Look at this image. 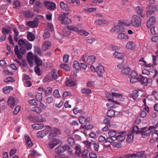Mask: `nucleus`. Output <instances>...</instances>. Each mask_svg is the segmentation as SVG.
Here are the masks:
<instances>
[{
    "instance_id": "nucleus-12",
    "label": "nucleus",
    "mask_w": 158,
    "mask_h": 158,
    "mask_svg": "<svg viewBox=\"0 0 158 158\" xmlns=\"http://www.w3.org/2000/svg\"><path fill=\"white\" fill-rule=\"evenodd\" d=\"M27 61L29 65L31 67L33 65V59H34V56L33 55L32 53L29 52L27 56Z\"/></svg>"
},
{
    "instance_id": "nucleus-57",
    "label": "nucleus",
    "mask_w": 158,
    "mask_h": 158,
    "mask_svg": "<svg viewBox=\"0 0 158 158\" xmlns=\"http://www.w3.org/2000/svg\"><path fill=\"white\" fill-rule=\"evenodd\" d=\"M15 79L12 77H9L5 79L4 81L5 82H13L15 81Z\"/></svg>"
},
{
    "instance_id": "nucleus-59",
    "label": "nucleus",
    "mask_w": 158,
    "mask_h": 158,
    "mask_svg": "<svg viewBox=\"0 0 158 158\" xmlns=\"http://www.w3.org/2000/svg\"><path fill=\"white\" fill-rule=\"evenodd\" d=\"M53 94L54 96L56 98H59L60 97L58 89L55 90L53 92Z\"/></svg>"
},
{
    "instance_id": "nucleus-5",
    "label": "nucleus",
    "mask_w": 158,
    "mask_h": 158,
    "mask_svg": "<svg viewBox=\"0 0 158 158\" xmlns=\"http://www.w3.org/2000/svg\"><path fill=\"white\" fill-rule=\"evenodd\" d=\"M107 100L110 102L106 104V106L108 108H116L120 104L118 102L113 100V98H108Z\"/></svg>"
},
{
    "instance_id": "nucleus-62",
    "label": "nucleus",
    "mask_w": 158,
    "mask_h": 158,
    "mask_svg": "<svg viewBox=\"0 0 158 158\" xmlns=\"http://www.w3.org/2000/svg\"><path fill=\"white\" fill-rule=\"evenodd\" d=\"M97 9L96 8H85L84 9V11H87L89 12H91L95 11Z\"/></svg>"
},
{
    "instance_id": "nucleus-27",
    "label": "nucleus",
    "mask_w": 158,
    "mask_h": 158,
    "mask_svg": "<svg viewBox=\"0 0 158 158\" xmlns=\"http://www.w3.org/2000/svg\"><path fill=\"white\" fill-rule=\"evenodd\" d=\"M76 154L78 156H80L81 153V146L79 144H77L75 147Z\"/></svg>"
},
{
    "instance_id": "nucleus-48",
    "label": "nucleus",
    "mask_w": 158,
    "mask_h": 158,
    "mask_svg": "<svg viewBox=\"0 0 158 158\" xmlns=\"http://www.w3.org/2000/svg\"><path fill=\"white\" fill-rule=\"evenodd\" d=\"M27 37L28 39L30 41H33L35 39L34 35L31 32H30L28 34Z\"/></svg>"
},
{
    "instance_id": "nucleus-26",
    "label": "nucleus",
    "mask_w": 158,
    "mask_h": 158,
    "mask_svg": "<svg viewBox=\"0 0 158 158\" xmlns=\"http://www.w3.org/2000/svg\"><path fill=\"white\" fill-rule=\"evenodd\" d=\"M33 128L35 130L42 129L44 127V125L42 123H35L32 125Z\"/></svg>"
},
{
    "instance_id": "nucleus-10",
    "label": "nucleus",
    "mask_w": 158,
    "mask_h": 158,
    "mask_svg": "<svg viewBox=\"0 0 158 158\" xmlns=\"http://www.w3.org/2000/svg\"><path fill=\"white\" fill-rule=\"evenodd\" d=\"M49 130L46 129H44L39 131L37 133V137L39 138H42L49 133Z\"/></svg>"
},
{
    "instance_id": "nucleus-2",
    "label": "nucleus",
    "mask_w": 158,
    "mask_h": 158,
    "mask_svg": "<svg viewBox=\"0 0 158 158\" xmlns=\"http://www.w3.org/2000/svg\"><path fill=\"white\" fill-rule=\"evenodd\" d=\"M58 19L61 21L62 24H67L71 23V20L67 17L65 14H60L58 17Z\"/></svg>"
},
{
    "instance_id": "nucleus-40",
    "label": "nucleus",
    "mask_w": 158,
    "mask_h": 158,
    "mask_svg": "<svg viewBox=\"0 0 158 158\" xmlns=\"http://www.w3.org/2000/svg\"><path fill=\"white\" fill-rule=\"evenodd\" d=\"M15 52L17 55L18 58L19 59H21L22 58V56L20 53V52L18 49V46H16L15 49Z\"/></svg>"
},
{
    "instance_id": "nucleus-8",
    "label": "nucleus",
    "mask_w": 158,
    "mask_h": 158,
    "mask_svg": "<svg viewBox=\"0 0 158 158\" xmlns=\"http://www.w3.org/2000/svg\"><path fill=\"white\" fill-rule=\"evenodd\" d=\"M130 81L132 83H134L139 81V77H138L137 73L134 71H132L131 74Z\"/></svg>"
},
{
    "instance_id": "nucleus-56",
    "label": "nucleus",
    "mask_w": 158,
    "mask_h": 158,
    "mask_svg": "<svg viewBox=\"0 0 158 158\" xmlns=\"http://www.w3.org/2000/svg\"><path fill=\"white\" fill-rule=\"evenodd\" d=\"M60 67L66 71H69L70 70L69 66L66 64H61L60 65Z\"/></svg>"
},
{
    "instance_id": "nucleus-43",
    "label": "nucleus",
    "mask_w": 158,
    "mask_h": 158,
    "mask_svg": "<svg viewBox=\"0 0 158 158\" xmlns=\"http://www.w3.org/2000/svg\"><path fill=\"white\" fill-rule=\"evenodd\" d=\"M31 110L37 114L40 113L42 111L41 109L39 107L35 106L31 108Z\"/></svg>"
},
{
    "instance_id": "nucleus-63",
    "label": "nucleus",
    "mask_w": 158,
    "mask_h": 158,
    "mask_svg": "<svg viewBox=\"0 0 158 158\" xmlns=\"http://www.w3.org/2000/svg\"><path fill=\"white\" fill-rule=\"evenodd\" d=\"M26 43L24 47L28 50H30L32 48V44L27 41L26 42Z\"/></svg>"
},
{
    "instance_id": "nucleus-4",
    "label": "nucleus",
    "mask_w": 158,
    "mask_h": 158,
    "mask_svg": "<svg viewBox=\"0 0 158 158\" xmlns=\"http://www.w3.org/2000/svg\"><path fill=\"white\" fill-rule=\"evenodd\" d=\"M70 148V146L68 145H64L63 146H59L55 149V151L58 155H60L65 150H68Z\"/></svg>"
},
{
    "instance_id": "nucleus-54",
    "label": "nucleus",
    "mask_w": 158,
    "mask_h": 158,
    "mask_svg": "<svg viewBox=\"0 0 158 158\" xmlns=\"http://www.w3.org/2000/svg\"><path fill=\"white\" fill-rule=\"evenodd\" d=\"M34 60L36 64L38 66L41 65L42 63V62L41 60L39 58H38L37 57L35 56H34Z\"/></svg>"
},
{
    "instance_id": "nucleus-64",
    "label": "nucleus",
    "mask_w": 158,
    "mask_h": 158,
    "mask_svg": "<svg viewBox=\"0 0 158 158\" xmlns=\"http://www.w3.org/2000/svg\"><path fill=\"white\" fill-rule=\"evenodd\" d=\"M94 145V149L96 151H98L99 149V144L95 142H94L93 143Z\"/></svg>"
},
{
    "instance_id": "nucleus-25",
    "label": "nucleus",
    "mask_w": 158,
    "mask_h": 158,
    "mask_svg": "<svg viewBox=\"0 0 158 158\" xmlns=\"http://www.w3.org/2000/svg\"><path fill=\"white\" fill-rule=\"evenodd\" d=\"M60 8L64 10L68 11L69 10V7L67 4L63 1L60 2Z\"/></svg>"
},
{
    "instance_id": "nucleus-16",
    "label": "nucleus",
    "mask_w": 158,
    "mask_h": 158,
    "mask_svg": "<svg viewBox=\"0 0 158 158\" xmlns=\"http://www.w3.org/2000/svg\"><path fill=\"white\" fill-rule=\"evenodd\" d=\"M156 22V18L154 16H152L150 18L147 23V26L148 28H150Z\"/></svg>"
},
{
    "instance_id": "nucleus-37",
    "label": "nucleus",
    "mask_w": 158,
    "mask_h": 158,
    "mask_svg": "<svg viewBox=\"0 0 158 158\" xmlns=\"http://www.w3.org/2000/svg\"><path fill=\"white\" fill-rule=\"evenodd\" d=\"M27 41L25 40L20 39L18 41V44L21 47H24Z\"/></svg>"
},
{
    "instance_id": "nucleus-23",
    "label": "nucleus",
    "mask_w": 158,
    "mask_h": 158,
    "mask_svg": "<svg viewBox=\"0 0 158 158\" xmlns=\"http://www.w3.org/2000/svg\"><path fill=\"white\" fill-rule=\"evenodd\" d=\"M123 28V27H120L119 25H116L111 28L110 29V31L112 32H118L119 31H122Z\"/></svg>"
},
{
    "instance_id": "nucleus-24",
    "label": "nucleus",
    "mask_w": 158,
    "mask_h": 158,
    "mask_svg": "<svg viewBox=\"0 0 158 158\" xmlns=\"http://www.w3.org/2000/svg\"><path fill=\"white\" fill-rule=\"evenodd\" d=\"M66 85L68 87H72L77 85V83L75 81L71 79H69L66 81Z\"/></svg>"
},
{
    "instance_id": "nucleus-6",
    "label": "nucleus",
    "mask_w": 158,
    "mask_h": 158,
    "mask_svg": "<svg viewBox=\"0 0 158 158\" xmlns=\"http://www.w3.org/2000/svg\"><path fill=\"white\" fill-rule=\"evenodd\" d=\"M50 130V133L48 135V138L50 139H54L53 138L56 136L58 134H59L60 132L59 129L55 128H53Z\"/></svg>"
},
{
    "instance_id": "nucleus-31",
    "label": "nucleus",
    "mask_w": 158,
    "mask_h": 158,
    "mask_svg": "<svg viewBox=\"0 0 158 158\" xmlns=\"http://www.w3.org/2000/svg\"><path fill=\"white\" fill-rule=\"evenodd\" d=\"M13 89V88L11 86H6L3 88V91L4 94H7L9 93Z\"/></svg>"
},
{
    "instance_id": "nucleus-19",
    "label": "nucleus",
    "mask_w": 158,
    "mask_h": 158,
    "mask_svg": "<svg viewBox=\"0 0 158 158\" xmlns=\"http://www.w3.org/2000/svg\"><path fill=\"white\" fill-rule=\"evenodd\" d=\"M96 57L94 56H89L86 60V62L89 64L91 65L95 61Z\"/></svg>"
},
{
    "instance_id": "nucleus-47",
    "label": "nucleus",
    "mask_w": 158,
    "mask_h": 158,
    "mask_svg": "<svg viewBox=\"0 0 158 158\" xmlns=\"http://www.w3.org/2000/svg\"><path fill=\"white\" fill-rule=\"evenodd\" d=\"M110 96H111L112 97H113L118 98H121L122 97V95L121 94L116 93H113L111 95L110 94H107L106 95V96L108 98Z\"/></svg>"
},
{
    "instance_id": "nucleus-35",
    "label": "nucleus",
    "mask_w": 158,
    "mask_h": 158,
    "mask_svg": "<svg viewBox=\"0 0 158 158\" xmlns=\"http://www.w3.org/2000/svg\"><path fill=\"white\" fill-rule=\"evenodd\" d=\"M117 131L114 130H112L109 131L108 134L109 137L113 138L114 139L115 137L117 135Z\"/></svg>"
},
{
    "instance_id": "nucleus-30",
    "label": "nucleus",
    "mask_w": 158,
    "mask_h": 158,
    "mask_svg": "<svg viewBox=\"0 0 158 158\" xmlns=\"http://www.w3.org/2000/svg\"><path fill=\"white\" fill-rule=\"evenodd\" d=\"M115 112L114 110L110 109L108 110L107 112V114L108 116L110 118V119H111L112 117L115 116Z\"/></svg>"
},
{
    "instance_id": "nucleus-45",
    "label": "nucleus",
    "mask_w": 158,
    "mask_h": 158,
    "mask_svg": "<svg viewBox=\"0 0 158 158\" xmlns=\"http://www.w3.org/2000/svg\"><path fill=\"white\" fill-rule=\"evenodd\" d=\"M67 28L68 30L76 32L77 33L79 31L77 27L72 25L68 26L67 27Z\"/></svg>"
},
{
    "instance_id": "nucleus-34",
    "label": "nucleus",
    "mask_w": 158,
    "mask_h": 158,
    "mask_svg": "<svg viewBox=\"0 0 158 158\" xmlns=\"http://www.w3.org/2000/svg\"><path fill=\"white\" fill-rule=\"evenodd\" d=\"M131 70V69L130 67H127L122 69L121 71V73L123 74L127 75L129 73Z\"/></svg>"
},
{
    "instance_id": "nucleus-3",
    "label": "nucleus",
    "mask_w": 158,
    "mask_h": 158,
    "mask_svg": "<svg viewBox=\"0 0 158 158\" xmlns=\"http://www.w3.org/2000/svg\"><path fill=\"white\" fill-rule=\"evenodd\" d=\"M158 73V72L156 70L150 69L148 71L146 69L143 70L142 74L148 76L150 75L152 77L154 78Z\"/></svg>"
},
{
    "instance_id": "nucleus-20",
    "label": "nucleus",
    "mask_w": 158,
    "mask_h": 158,
    "mask_svg": "<svg viewBox=\"0 0 158 158\" xmlns=\"http://www.w3.org/2000/svg\"><path fill=\"white\" fill-rule=\"evenodd\" d=\"M51 45V43L49 41H45L43 42L42 45V50L44 51L48 49Z\"/></svg>"
},
{
    "instance_id": "nucleus-46",
    "label": "nucleus",
    "mask_w": 158,
    "mask_h": 158,
    "mask_svg": "<svg viewBox=\"0 0 158 158\" xmlns=\"http://www.w3.org/2000/svg\"><path fill=\"white\" fill-rule=\"evenodd\" d=\"M133 42L132 41H129L126 44V47L129 49L132 50L133 49Z\"/></svg>"
},
{
    "instance_id": "nucleus-49",
    "label": "nucleus",
    "mask_w": 158,
    "mask_h": 158,
    "mask_svg": "<svg viewBox=\"0 0 158 158\" xmlns=\"http://www.w3.org/2000/svg\"><path fill=\"white\" fill-rule=\"evenodd\" d=\"M77 33L81 35L84 36H87L89 34V33L88 32L83 30H79Z\"/></svg>"
},
{
    "instance_id": "nucleus-50",
    "label": "nucleus",
    "mask_w": 158,
    "mask_h": 158,
    "mask_svg": "<svg viewBox=\"0 0 158 158\" xmlns=\"http://www.w3.org/2000/svg\"><path fill=\"white\" fill-rule=\"evenodd\" d=\"M89 152V150L87 149L84 150L82 152L81 154V156L83 158L87 157L88 156Z\"/></svg>"
},
{
    "instance_id": "nucleus-7",
    "label": "nucleus",
    "mask_w": 158,
    "mask_h": 158,
    "mask_svg": "<svg viewBox=\"0 0 158 158\" xmlns=\"http://www.w3.org/2000/svg\"><path fill=\"white\" fill-rule=\"evenodd\" d=\"M44 6L50 10H54L56 8V4L52 2L45 1L44 2Z\"/></svg>"
},
{
    "instance_id": "nucleus-18",
    "label": "nucleus",
    "mask_w": 158,
    "mask_h": 158,
    "mask_svg": "<svg viewBox=\"0 0 158 158\" xmlns=\"http://www.w3.org/2000/svg\"><path fill=\"white\" fill-rule=\"evenodd\" d=\"M52 139L53 140L52 143H49L48 145V147L51 148H52L60 142V140L58 139L55 138Z\"/></svg>"
},
{
    "instance_id": "nucleus-13",
    "label": "nucleus",
    "mask_w": 158,
    "mask_h": 158,
    "mask_svg": "<svg viewBox=\"0 0 158 158\" xmlns=\"http://www.w3.org/2000/svg\"><path fill=\"white\" fill-rule=\"evenodd\" d=\"M117 38L118 40L123 41H127L129 39L128 35L123 33H119L117 36Z\"/></svg>"
},
{
    "instance_id": "nucleus-28",
    "label": "nucleus",
    "mask_w": 158,
    "mask_h": 158,
    "mask_svg": "<svg viewBox=\"0 0 158 158\" xmlns=\"http://www.w3.org/2000/svg\"><path fill=\"white\" fill-rule=\"evenodd\" d=\"M113 55L116 58L119 59L122 58L125 56V54L124 53H120L116 51L113 53Z\"/></svg>"
},
{
    "instance_id": "nucleus-33",
    "label": "nucleus",
    "mask_w": 158,
    "mask_h": 158,
    "mask_svg": "<svg viewBox=\"0 0 158 158\" xmlns=\"http://www.w3.org/2000/svg\"><path fill=\"white\" fill-rule=\"evenodd\" d=\"M36 121L38 122H44L46 121V119L40 115H38L35 118Z\"/></svg>"
},
{
    "instance_id": "nucleus-53",
    "label": "nucleus",
    "mask_w": 158,
    "mask_h": 158,
    "mask_svg": "<svg viewBox=\"0 0 158 158\" xmlns=\"http://www.w3.org/2000/svg\"><path fill=\"white\" fill-rule=\"evenodd\" d=\"M36 98L38 101L40 102L42 100L43 96L42 93H37L36 95Z\"/></svg>"
},
{
    "instance_id": "nucleus-32",
    "label": "nucleus",
    "mask_w": 158,
    "mask_h": 158,
    "mask_svg": "<svg viewBox=\"0 0 158 158\" xmlns=\"http://www.w3.org/2000/svg\"><path fill=\"white\" fill-rule=\"evenodd\" d=\"M78 119L80 123L81 124H84L85 123V122L89 121V120H88L84 116H79L78 118Z\"/></svg>"
},
{
    "instance_id": "nucleus-36",
    "label": "nucleus",
    "mask_w": 158,
    "mask_h": 158,
    "mask_svg": "<svg viewBox=\"0 0 158 158\" xmlns=\"http://www.w3.org/2000/svg\"><path fill=\"white\" fill-rule=\"evenodd\" d=\"M27 25L31 27H35L37 26L36 23L35 21H29L27 23Z\"/></svg>"
},
{
    "instance_id": "nucleus-42",
    "label": "nucleus",
    "mask_w": 158,
    "mask_h": 158,
    "mask_svg": "<svg viewBox=\"0 0 158 158\" xmlns=\"http://www.w3.org/2000/svg\"><path fill=\"white\" fill-rule=\"evenodd\" d=\"M124 156L127 158H139L138 156L137 155V152L135 154H125Z\"/></svg>"
},
{
    "instance_id": "nucleus-58",
    "label": "nucleus",
    "mask_w": 158,
    "mask_h": 158,
    "mask_svg": "<svg viewBox=\"0 0 158 158\" xmlns=\"http://www.w3.org/2000/svg\"><path fill=\"white\" fill-rule=\"evenodd\" d=\"M137 155L139 158H146V156L143 152H137Z\"/></svg>"
},
{
    "instance_id": "nucleus-15",
    "label": "nucleus",
    "mask_w": 158,
    "mask_h": 158,
    "mask_svg": "<svg viewBox=\"0 0 158 158\" xmlns=\"http://www.w3.org/2000/svg\"><path fill=\"white\" fill-rule=\"evenodd\" d=\"M117 135L114 138L115 140H118L120 142H123L126 138L125 135L123 132H118L117 134Z\"/></svg>"
},
{
    "instance_id": "nucleus-22",
    "label": "nucleus",
    "mask_w": 158,
    "mask_h": 158,
    "mask_svg": "<svg viewBox=\"0 0 158 158\" xmlns=\"http://www.w3.org/2000/svg\"><path fill=\"white\" fill-rule=\"evenodd\" d=\"M151 133V131L150 130H146L145 131H140V134H141L142 137L143 138H146Z\"/></svg>"
},
{
    "instance_id": "nucleus-11",
    "label": "nucleus",
    "mask_w": 158,
    "mask_h": 158,
    "mask_svg": "<svg viewBox=\"0 0 158 158\" xmlns=\"http://www.w3.org/2000/svg\"><path fill=\"white\" fill-rule=\"evenodd\" d=\"M135 11L136 13L141 17H145V14L142 7L138 6H136L135 8Z\"/></svg>"
},
{
    "instance_id": "nucleus-14",
    "label": "nucleus",
    "mask_w": 158,
    "mask_h": 158,
    "mask_svg": "<svg viewBox=\"0 0 158 158\" xmlns=\"http://www.w3.org/2000/svg\"><path fill=\"white\" fill-rule=\"evenodd\" d=\"M96 71L98 75L101 77L102 76V74L105 72L104 68L102 65H99L96 67Z\"/></svg>"
},
{
    "instance_id": "nucleus-60",
    "label": "nucleus",
    "mask_w": 158,
    "mask_h": 158,
    "mask_svg": "<svg viewBox=\"0 0 158 158\" xmlns=\"http://www.w3.org/2000/svg\"><path fill=\"white\" fill-rule=\"evenodd\" d=\"M155 127L154 126H150L149 127V129L148 130H150L152 131H153V130H154V134L156 135L158 137V131H156L155 130Z\"/></svg>"
},
{
    "instance_id": "nucleus-1",
    "label": "nucleus",
    "mask_w": 158,
    "mask_h": 158,
    "mask_svg": "<svg viewBox=\"0 0 158 158\" xmlns=\"http://www.w3.org/2000/svg\"><path fill=\"white\" fill-rule=\"evenodd\" d=\"M142 19L140 17L136 15L132 16L131 18L130 23L128 26L131 25L135 27H139L141 25Z\"/></svg>"
},
{
    "instance_id": "nucleus-44",
    "label": "nucleus",
    "mask_w": 158,
    "mask_h": 158,
    "mask_svg": "<svg viewBox=\"0 0 158 158\" xmlns=\"http://www.w3.org/2000/svg\"><path fill=\"white\" fill-rule=\"evenodd\" d=\"M139 92L137 90H135L133 92L132 95H129V96L133 98L134 100H135L137 97L139 96Z\"/></svg>"
},
{
    "instance_id": "nucleus-29",
    "label": "nucleus",
    "mask_w": 158,
    "mask_h": 158,
    "mask_svg": "<svg viewBox=\"0 0 158 158\" xmlns=\"http://www.w3.org/2000/svg\"><path fill=\"white\" fill-rule=\"evenodd\" d=\"M133 132L132 131L128 135L127 139V141L128 143L132 142L133 139Z\"/></svg>"
},
{
    "instance_id": "nucleus-9",
    "label": "nucleus",
    "mask_w": 158,
    "mask_h": 158,
    "mask_svg": "<svg viewBox=\"0 0 158 158\" xmlns=\"http://www.w3.org/2000/svg\"><path fill=\"white\" fill-rule=\"evenodd\" d=\"M146 9L147 11L146 12V15L147 17H148L150 15L154 14L156 10L155 7L152 5L147 7Z\"/></svg>"
},
{
    "instance_id": "nucleus-52",
    "label": "nucleus",
    "mask_w": 158,
    "mask_h": 158,
    "mask_svg": "<svg viewBox=\"0 0 158 158\" xmlns=\"http://www.w3.org/2000/svg\"><path fill=\"white\" fill-rule=\"evenodd\" d=\"M73 67L76 70H79L80 69V64L77 60L74 61L73 64Z\"/></svg>"
},
{
    "instance_id": "nucleus-21",
    "label": "nucleus",
    "mask_w": 158,
    "mask_h": 158,
    "mask_svg": "<svg viewBox=\"0 0 158 158\" xmlns=\"http://www.w3.org/2000/svg\"><path fill=\"white\" fill-rule=\"evenodd\" d=\"M139 81L142 84L147 85L148 84V80L146 77H145L141 75L139 76Z\"/></svg>"
},
{
    "instance_id": "nucleus-61",
    "label": "nucleus",
    "mask_w": 158,
    "mask_h": 158,
    "mask_svg": "<svg viewBox=\"0 0 158 158\" xmlns=\"http://www.w3.org/2000/svg\"><path fill=\"white\" fill-rule=\"evenodd\" d=\"M114 139L113 138L109 137L106 139V143H112L113 142L115 141V139L114 140Z\"/></svg>"
},
{
    "instance_id": "nucleus-38",
    "label": "nucleus",
    "mask_w": 158,
    "mask_h": 158,
    "mask_svg": "<svg viewBox=\"0 0 158 158\" xmlns=\"http://www.w3.org/2000/svg\"><path fill=\"white\" fill-rule=\"evenodd\" d=\"M81 91L82 94H89L92 92V90L90 89L87 88L82 89Z\"/></svg>"
},
{
    "instance_id": "nucleus-51",
    "label": "nucleus",
    "mask_w": 158,
    "mask_h": 158,
    "mask_svg": "<svg viewBox=\"0 0 158 158\" xmlns=\"http://www.w3.org/2000/svg\"><path fill=\"white\" fill-rule=\"evenodd\" d=\"M24 15L26 17L31 18L33 16V14L29 11H27L24 12Z\"/></svg>"
},
{
    "instance_id": "nucleus-41",
    "label": "nucleus",
    "mask_w": 158,
    "mask_h": 158,
    "mask_svg": "<svg viewBox=\"0 0 158 158\" xmlns=\"http://www.w3.org/2000/svg\"><path fill=\"white\" fill-rule=\"evenodd\" d=\"M58 72L56 70L54 69L51 73L52 77L55 80L57 79L58 78Z\"/></svg>"
},
{
    "instance_id": "nucleus-55",
    "label": "nucleus",
    "mask_w": 158,
    "mask_h": 158,
    "mask_svg": "<svg viewBox=\"0 0 158 158\" xmlns=\"http://www.w3.org/2000/svg\"><path fill=\"white\" fill-rule=\"evenodd\" d=\"M83 143L84 144L85 146L87 148H90L91 144L90 142L88 141H83Z\"/></svg>"
},
{
    "instance_id": "nucleus-17",
    "label": "nucleus",
    "mask_w": 158,
    "mask_h": 158,
    "mask_svg": "<svg viewBox=\"0 0 158 158\" xmlns=\"http://www.w3.org/2000/svg\"><path fill=\"white\" fill-rule=\"evenodd\" d=\"M17 101L12 97H10L8 99L7 103L11 108L13 107L17 104Z\"/></svg>"
},
{
    "instance_id": "nucleus-39",
    "label": "nucleus",
    "mask_w": 158,
    "mask_h": 158,
    "mask_svg": "<svg viewBox=\"0 0 158 158\" xmlns=\"http://www.w3.org/2000/svg\"><path fill=\"white\" fill-rule=\"evenodd\" d=\"M13 31L14 33V39L16 41H17L19 39L17 36L19 35V32L16 28H14L13 29Z\"/></svg>"
}]
</instances>
